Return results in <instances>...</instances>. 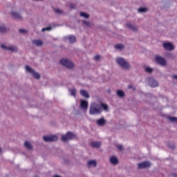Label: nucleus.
Here are the masks:
<instances>
[{
  "label": "nucleus",
  "instance_id": "f257e3e1",
  "mask_svg": "<svg viewBox=\"0 0 177 177\" xmlns=\"http://www.w3.org/2000/svg\"><path fill=\"white\" fill-rule=\"evenodd\" d=\"M102 109L106 111L108 110L109 106L106 104H97L96 102H93L91 104L89 113L91 115H96L102 113Z\"/></svg>",
  "mask_w": 177,
  "mask_h": 177
},
{
  "label": "nucleus",
  "instance_id": "f03ea898",
  "mask_svg": "<svg viewBox=\"0 0 177 177\" xmlns=\"http://www.w3.org/2000/svg\"><path fill=\"white\" fill-rule=\"evenodd\" d=\"M116 62L122 68H124V70H128V68H130L131 66L129 65V63L127 62L124 58L122 57H118L116 59Z\"/></svg>",
  "mask_w": 177,
  "mask_h": 177
},
{
  "label": "nucleus",
  "instance_id": "7ed1b4c3",
  "mask_svg": "<svg viewBox=\"0 0 177 177\" xmlns=\"http://www.w3.org/2000/svg\"><path fill=\"white\" fill-rule=\"evenodd\" d=\"M60 64H62V66H64V67H66L67 68H74V64L73 63V62L67 59H61Z\"/></svg>",
  "mask_w": 177,
  "mask_h": 177
},
{
  "label": "nucleus",
  "instance_id": "20e7f679",
  "mask_svg": "<svg viewBox=\"0 0 177 177\" xmlns=\"http://www.w3.org/2000/svg\"><path fill=\"white\" fill-rule=\"evenodd\" d=\"M63 142H67V140H72V139H75V134L72 132H67L66 135L62 137Z\"/></svg>",
  "mask_w": 177,
  "mask_h": 177
},
{
  "label": "nucleus",
  "instance_id": "39448f33",
  "mask_svg": "<svg viewBox=\"0 0 177 177\" xmlns=\"http://www.w3.org/2000/svg\"><path fill=\"white\" fill-rule=\"evenodd\" d=\"M1 48L4 50H10V52H17V48L12 45L1 44Z\"/></svg>",
  "mask_w": 177,
  "mask_h": 177
},
{
  "label": "nucleus",
  "instance_id": "423d86ee",
  "mask_svg": "<svg viewBox=\"0 0 177 177\" xmlns=\"http://www.w3.org/2000/svg\"><path fill=\"white\" fill-rule=\"evenodd\" d=\"M26 71H28V73H30V74H32V75L34 76L35 78H36V80H39V78H41V75H39V73H36L33 69L31 68V67H30L29 66H26L25 67Z\"/></svg>",
  "mask_w": 177,
  "mask_h": 177
},
{
  "label": "nucleus",
  "instance_id": "0eeeda50",
  "mask_svg": "<svg viewBox=\"0 0 177 177\" xmlns=\"http://www.w3.org/2000/svg\"><path fill=\"white\" fill-rule=\"evenodd\" d=\"M148 84L149 86L152 88H156V86H158V82L154 80L153 77H149L147 79Z\"/></svg>",
  "mask_w": 177,
  "mask_h": 177
},
{
  "label": "nucleus",
  "instance_id": "6e6552de",
  "mask_svg": "<svg viewBox=\"0 0 177 177\" xmlns=\"http://www.w3.org/2000/svg\"><path fill=\"white\" fill-rule=\"evenodd\" d=\"M43 140L44 142H56V140H57V137L55 135L47 136H44Z\"/></svg>",
  "mask_w": 177,
  "mask_h": 177
},
{
  "label": "nucleus",
  "instance_id": "1a4fd4ad",
  "mask_svg": "<svg viewBox=\"0 0 177 177\" xmlns=\"http://www.w3.org/2000/svg\"><path fill=\"white\" fill-rule=\"evenodd\" d=\"M155 60L160 66H165L167 64V61L161 56H156Z\"/></svg>",
  "mask_w": 177,
  "mask_h": 177
},
{
  "label": "nucleus",
  "instance_id": "9d476101",
  "mask_svg": "<svg viewBox=\"0 0 177 177\" xmlns=\"http://www.w3.org/2000/svg\"><path fill=\"white\" fill-rule=\"evenodd\" d=\"M80 108L82 110H84V111H86V110H88V101L85 100H81Z\"/></svg>",
  "mask_w": 177,
  "mask_h": 177
},
{
  "label": "nucleus",
  "instance_id": "9b49d317",
  "mask_svg": "<svg viewBox=\"0 0 177 177\" xmlns=\"http://www.w3.org/2000/svg\"><path fill=\"white\" fill-rule=\"evenodd\" d=\"M151 163L150 162H142L140 164H138V168L140 169H143V168H149V167H151Z\"/></svg>",
  "mask_w": 177,
  "mask_h": 177
},
{
  "label": "nucleus",
  "instance_id": "f8f14e48",
  "mask_svg": "<svg viewBox=\"0 0 177 177\" xmlns=\"http://www.w3.org/2000/svg\"><path fill=\"white\" fill-rule=\"evenodd\" d=\"M64 39L65 41H68L70 44H74V42H75L76 41L75 36H73V35L65 37Z\"/></svg>",
  "mask_w": 177,
  "mask_h": 177
},
{
  "label": "nucleus",
  "instance_id": "ddd939ff",
  "mask_svg": "<svg viewBox=\"0 0 177 177\" xmlns=\"http://www.w3.org/2000/svg\"><path fill=\"white\" fill-rule=\"evenodd\" d=\"M163 48L166 50H173L174 49V45H172L171 43L168 42V43H165L163 44Z\"/></svg>",
  "mask_w": 177,
  "mask_h": 177
},
{
  "label": "nucleus",
  "instance_id": "4468645a",
  "mask_svg": "<svg viewBox=\"0 0 177 177\" xmlns=\"http://www.w3.org/2000/svg\"><path fill=\"white\" fill-rule=\"evenodd\" d=\"M91 146H92V147L99 148L100 146H102V142L99 141L91 142Z\"/></svg>",
  "mask_w": 177,
  "mask_h": 177
},
{
  "label": "nucleus",
  "instance_id": "2eb2a0df",
  "mask_svg": "<svg viewBox=\"0 0 177 177\" xmlns=\"http://www.w3.org/2000/svg\"><path fill=\"white\" fill-rule=\"evenodd\" d=\"M110 162L113 165H117L118 164V159L115 156H112L110 158Z\"/></svg>",
  "mask_w": 177,
  "mask_h": 177
},
{
  "label": "nucleus",
  "instance_id": "dca6fc26",
  "mask_svg": "<svg viewBox=\"0 0 177 177\" xmlns=\"http://www.w3.org/2000/svg\"><path fill=\"white\" fill-rule=\"evenodd\" d=\"M97 125H99L100 127H103V125L106 124V120H104V118H102L100 119H99L97 121Z\"/></svg>",
  "mask_w": 177,
  "mask_h": 177
},
{
  "label": "nucleus",
  "instance_id": "f3484780",
  "mask_svg": "<svg viewBox=\"0 0 177 177\" xmlns=\"http://www.w3.org/2000/svg\"><path fill=\"white\" fill-rule=\"evenodd\" d=\"M87 165L88 168H92V167H96L97 163L96 162V160H89L87 163Z\"/></svg>",
  "mask_w": 177,
  "mask_h": 177
},
{
  "label": "nucleus",
  "instance_id": "a211bd4d",
  "mask_svg": "<svg viewBox=\"0 0 177 177\" xmlns=\"http://www.w3.org/2000/svg\"><path fill=\"white\" fill-rule=\"evenodd\" d=\"M80 95L86 99H89V93L85 90L80 91Z\"/></svg>",
  "mask_w": 177,
  "mask_h": 177
},
{
  "label": "nucleus",
  "instance_id": "6ab92c4d",
  "mask_svg": "<svg viewBox=\"0 0 177 177\" xmlns=\"http://www.w3.org/2000/svg\"><path fill=\"white\" fill-rule=\"evenodd\" d=\"M12 16L13 17H15V19H18V20H21V19H22L21 15L19 12H12Z\"/></svg>",
  "mask_w": 177,
  "mask_h": 177
},
{
  "label": "nucleus",
  "instance_id": "aec40b11",
  "mask_svg": "<svg viewBox=\"0 0 177 177\" xmlns=\"http://www.w3.org/2000/svg\"><path fill=\"white\" fill-rule=\"evenodd\" d=\"M127 27L130 30H132V31H136L138 30V27L135 26L132 24H127Z\"/></svg>",
  "mask_w": 177,
  "mask_h": 177
},
{
  "label": "nucleus",
  "instance_id": "412c9836",
  "mask_svg": "<svg viewBox=\"0 0 177 177\" xmlns=\"http://www.w3.org/2000/svg\"><path fill=\"white\" fill-rule=\"evenodd\" d=\"M32 44H34V45H36V46H41L42 41H41L40 39L33 40Z\"/></svg>",
  "mask_w": 177,
  "mask_h": 177
},
{
  "label": "nucleus",
  "instance_id": "4be33fe9",
  "mask_svg": "<svg viewBox=\"0 0 177 177\" xmlns=\"http://www.w3.org/2000/svg\"><path fill=\"white\" fill-rule=\"evenodd\" d=\"M24 146L26 147V149H28V150H31V149H32V145H31V143H30L28 141L25 142Z\"/></svg>",
  "mask_w": 177,
  "mask_h": 177
},
{
  "label": "nucleus",
  "instance_id": "5701e85b",
  "mask_svg": "<svg viewBox=\"0 0 177 177\" xmlns=\"http://www.w3.org/2000/svg\"><path fill=\"white\" fill-rule=\"evenodd\" d=\"M117 95L119 96V97H124L125 96V93L121 90H118L117 91Z\"/></svg>",
  "mask_w": 177,
  "mask_h": 177
},
{
  "label": "nucleus",
  "instance_id": "b1692460",
  "mask_svg": "<svg viewBox=\"0 0 177 177\" xmlns=\"http://www.w3.org/2000/svg\"><path fill=\"white\" fill-rule=\"evenodd\" d=\"M69 92H71V96H74V97H75V93H77V90L75 88L69 89Z\"/></svg>",
  "mask_w": 177,
  "mask_h": 177
},
{
  "label": "nucleus",
  "instance_id": "393cba45",
  "mask_svg": "<svg viewBox=\"0 0 177 177\" xmlns=\"http://www.w3.org/2000/svg\"><path fill=\"white\" fill-rule=\"evenodd\" d=\"M80 16L81 17H84V19H88L89 18V15L88 14H86L85 12H80Z\"/></svg>",
  "mask_w": 177,
  "mask_h": 177
},
{
  "label": "nucleus",
  "instance_id": "a878e982",
  "mask_svg": "<svg viewBox=\"0 0 177 177\" xmlns=\"http://www.w3.org/2000/svg\"><path fill=\"white\" fill-rule=\"evenodd\" d=\"M145 71H146V73H149V74L153 73V68H151L149 66L145 67Z\"/></svg>",
  "mask_w": 177,
  "mask_h": 177
},
{
  "label": "nucleus",
  "instance_id": "bb28decb",
  "mask_svg": "<svg viewBox=\"0 0 177 177\" xmlns=\"http://www.w3.org/2000/svg\"><path fill=\"white\" fill-rule=\"evenodd\" d=\"M168 120H169L171 122H177V118L175 117H169Z\"/></svg>",
  "mask_w": 177,
  "mask_h": 177
},
{
  "label": "nucleus",
  "instance_id": "cd10ccee",
  "mask_svg": "<svg viewBox=\"0 0 177 177\" xmlns=\"http://www.w3.org/2000/svg\"><path fill=\"white\" fill-rule=\"evenodd\" d=\"M123 48H124V45L122 44H117L115 46V49H118V50H122Z\"/></svg>",
  "mask_w": 177,
  "mask_h": 177
},
{
  "label": "nucleus",
  "instance_id": "c85d7f7f",
  "mask_svg": "<svg viewBox=\"0 0 177 177\" xmlns=\"http://www.w3.org/2000/svg\"><path fill=\"white\" fill-rule=\"evenodd\" d=\"M0 32H6V27L5 26H0Z\"/></svg>",
  "mask_w": 177,
  "mask_h": 177
},
{
  "label": "nucleus",
  "instance_id": "c756f323",
  "mask_svg": "<svg viewBox=\"0 0 177 177\" xmlns=\"http://www.w3.org/2000/svg\"><path fill=\"white\" fill-rule=\"evenodd\" d=\"M50 30H52V27L51 26H48L46 28H44L41 29V31H50Z\"/></svg>",
  "mask_w": 177,
  "mask_h": 177
},
{
  "label": "nucleus",
  "instance_id": "7c9ffc66",
  "mask_svg": "<svg viewBox=\"0 0 177 177\" xmlns=\"http://www.w3.org/2000/svg\"><path fill=\"white\" fill-rule=\"evenodd\" d=\"M138 12L140 13H145V12H147V9L141 8L138 9Z\"/></svg>",
  "mask_w": 177,
  "mask_h": 177
},
{
  "label": "nucleus",
  "instance_id": "2f4dec72",
  "mask_svg": "<svg viewBox=\"0 0 177 177\" xmlns=\"http://www.w3.org/2000/svg\"><path fill=\"white\" fill-rule=\"evenodd\" d=\"M83 24H84V26H86V27H89L91 26V24L86 21H84Z\"/></svg>",
  "mask_w": 177,
  "mask_h": 177
},
{
  "label": "nucleus",
  "instance_id": "473e14b6",
  "mask_svg": "<svg viewBox=\"0 0 177 177\" xmlns=\"http://www.w3.org/2000/svg\"><path fill=\"white\" fill-rule=\"evenodd\" d=\"M19 32H21V34H26L27 33V31L26 30V29H20Z\"/></svg>",
  "mask_w": 177,
  "mask_h": 177
},
{
  "label": "nucleus",
  "instance_id": "72a5a7b5",
  "mask_svg": "<svg viewBox=\"0 0 177 177\" xmlns=\"http://www.w3.org/2000/svg\"><path fill=\"white\" fill-rule=\"evenodd\" d=\"M55 13H62V10L57 8L55 10Z\"/></svg>",
  "mask_w": 177,
  "mask_h": 177
},
{
  "label": "nucleus",
  "instance_id": "f704fd0d",
  "mask_svg": "<svg viewBox=\"0 0 177 177\" xmlns=\"http://www.w3.org/2000/svg\"><path fill=\"white\" fill-rule=\"evenodd\" d=\"M94 59L95 60H99L100 59V55H95Z\"/></svg>",
  "mask_w": 177,
  "mask_h": 177
},
{
  "label": "nucleus",
  "instance_id": "c9c22d12",
  "mask_svg": "<svg viewBox=\"0 0 177 177\" xmlns=\"http://www.w3.org/2000/svg\"><path fill=\"white\" fill-rule=\"evenodd\" d=\"M117 147L119 150H122V149H123V147L121 145H118Z\"/></svg>",
  "mask_w": 177,
  "mask_h": 177
},
{
  "label": "nucleus",
  "instance_id": "e433bc0d",
  "mask_svg": "<svg viewBox=\"0 0 177 177\" xmlns=\"http://www.w3.org/2000/svg\"><path fill=\"white\" fill-rule=\"evenodd\" d=\"M71 9H74L75 8V6L73 4H71Z\"/></svg>",
  "mask_w": 177,
  "mask_h": 177
},
{
  "label": "nucleus",
  "instance_id": "4c0bfd02",
  "mask_svg": "<svg viewBox=\"0 0 177 177\" xmlns=\"http://www.w3.org/2000/svg\"><path fill=\"white\" fill-rule=\"evenodd\" d=\"M173 78H174L175 80H177V75H174Z\"/></svg>",
  "mask_w": 177,
  "mask_h": 177
},
{
  "label": "nucleus",
  "instance_id": "58836bf2",
  "mask_svg": "<svg viewBox=\"0 0 177 177\" xmlns=\"http://www.w3.org/2000/svg\"><path fill=\"white\" fill-rule=\"evenodd\" d=\"M128 88H129V89H131V88H132V86H129Z\"/></svg>",
  "mask_w": 177,
  "mask_h": 177
},
{
  "label": "nucleus",
  "instance_id": "ea45409f",
  "mask_svg": "<svg viewBox=\"0 0 177 177\" xmlns=\"http://www.w3.org/2000/svg\"><path fill=\"white\" fill-rule=\"evenodd\" d=\"M2 151V149L0 148V153Z\"/></svg>",
  "mask_w": 177,
  "mask_h": 177
}]
</instances>
